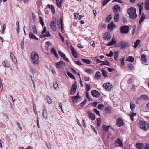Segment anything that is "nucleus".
Wrapping results in <instances>:
<instances>
[{
  "label": "nucleus",
  "instance_id": "nucleus-1",
  "mask_svg": "<svg viewBox=\"0 0 149 149\" xmlns=\"http://www.w3.org/2000/svg\"><path fill=\"white\" fill-rule=\"evenodd\" d=\"M127 13L129 15V17L131 19H134L137 17L135 8L131 7L128 9Z\"/></svg>",
  "mask_w": 149,
  "mask_h": 149
},
{
  "label": "nucleus",
  "instance_id": "nucleus-2",
  "mask_svg": "<svg viewBox=\"0 0 149 149\" xmlns=\"http://www.w3.org/2000/svg\"><path fill=\"white\" fill-rule=\"evenodd\" d=\"M139 125L140 128L145 131H146L148 130L149 125L144 121H139Z\"/></svg>",
  "mask_w": 149,
  "mask_h": 149
},
{
  "label": "nucleus",
  "instance_id": "nucleus-3",
  "mask_svg": "<svg viewBox=\"0 0 149 149\" xmlns=\"http://www.w3.org/2000/svg\"><path fill=\"white\" fill-rule=\"evenodd\" d=\"M129 44L124 41H122L118 44V47H120L121 49H125L126 47H128Z\"/></svg>",
  "mask_w": 149,
  "mask_h": 149
},
{
  "label": "nucleus",
  "instance_id": "nucleus-4",
  "mask_svg": "<svg viewBox=\"0 0 149 149\" xmlns=\"http://www.w3.org/2000/svg\"><path fill=\"white\" fill-rule=\"evenodd\" d=\"M77 86V83L75 81L72 84L70 91V94L71 95H74L76 91Z\"/></svg>",
  "mask_w": 149,
  "mask_h": 149
},
{
  "label": "nucleus",
  "instance_id": "nucleus-5",
  "mask_svg": "<svg viewBox=\"0 0 149 149\" xmlns=\"http://www.w3.org/2000/svg\"><path fill=\"white\" fill-rule=\"evenodd\" d=\"M129 27L127 25H124L121 26L120 28L121 33L122 34H127L129 32Z\"/></svg>",
  "mask_w": 149,
  "mask_h": 149
},
{
  "label": "nucleus",
  "instance_id": "nucleus-6",
  "mask_svg": "<svg viewBox=\"0 0 149 149\" xmlns=\"http://www.w3.org/2000/svg\"><path fill=\"white\" fill-rule=\"evenodd\" d=\"M50 26L52 29L54 31L56 30V21L55 18H53L51 22Z\"/></svg>",
  "mask_w": 149,
  "mask_h": 149
},
{
  "label": "nucleus",
  "instance_id": "nucleus-7",
  "mask_svg": "<svg viewBox=\"0 0 149 149\" xmlns=\"http://www.w3.org/2000/svg\"><path fill=\"white\" fill-rule=\"evenodd\" d=\"M46 32V30L45 26L43 28V30L42 33V35H40V37L41 38H43L45 37H49L50 36V34L49 31L47 32V33L44 34Z\"/></svg>",
  "mask_w": 149,
  "mask_h": 149
},
{
  "label": "nucleus",
  "instance_id": "nucleus-8",
  "mask_svg": "<svg viewBox=\"0 0 149 149\" xmlns=\"http://www.w3.org/2000/svg\"><path fill=\"white\" fill-rule=\"evenodd\" d=\"M31 59L34 65H36L37 64V60H35L36 58V56H37V54L35 52H33L31 55Z\"/></svg>",
  "mask_w": 149,
  "mask_h": 149
},
{
  "label": "nucleus",
  "instance_id": "nucleus-9",
  "mask_svg": "<svg viewBox=\"0 0 149 149\" xmlns=\"http://www.w3.org/2000/svg\"><path fill=\"white\" fill-rule=\"evenodd\" d=\"M103 87L106 91H108L111 89L112 88V85L111 84L108 82L104 84Z\"/></svg>",
  "mask_w": 149,
  "mask_h": 149
},
{
  "label": "nucleus",
  "instance_id": "nucleus-10",
  "mask_svg": "<svg viewBox=\"0 0 149 149\" xmlns=\"http://www.w3.org/2000/svg\"><path fill=\"white\" fill-rule=\"evenodd\" d=\"M116 147H122L123 146L122 141L118 138L115 141L114 143Z\"/></svg>",
  "mask_w": 149,
  "mask_h": 149
},
{
  "label": "nucleus",
  "instance_id": "nucleus-11",
  "mask_svg": "<svg viewBox=\"0 0 149 149\" xmlns=\"http://www.w3.org/2000/svg\"><path fill=\"white\" fill-rule=\"evenodd\" d=\"M91 94L94 97H98L100 95V93L96 90H92L91 91Z\"/></svg>",
  "mask_w": 149,
  "mask_h": 149
},
{
  "label": "nucleus",
  "instance_id": "nucleus-12",
  "mask_svg": "<svg viewBox=\"0 0 149 149\" xmlns=\"http://www.w3.org/2000/svg\"><path fill=\"white\" fill-rule=\"evenodd\" d=\"M55 64L56 68L58 69H60L62 67L63 65H65V63L63 61H60L59 62L56 63Z\"/></svg>",
  "mask_w": 149,
  "mask_h": 149
},
{
  "label": "nucleus",
  "instance_id": "nucleus-13",
  "mask_svg": "<svg viewBox=\"0 0 149 149\" xmlns=\"http://www.w3.org/2000/svg\"><path fill=\"white\" fill-rule=\"evenodd\" d=\"M137 5L139 9V15H141V12L143 10V8L144 6L143 2L141 3H139L137 4Z\"/></svg>",
  "mask_w": 149,
  "mask_h": 149
},
{
  "label": "nucleus",
  "instance_id": "nucleus-14",
  "mask_svg": "<svg viewBox=\"0 0 149 149\" xmlns=\"http://www.w3.org/2000/svg\"><path fill=\"white\" fill-rule=\"evenodd\" d=\"M117 125L119 127L123 126L124 125V123L122 118H120L117 120Z\"/></svg>",
  "mask_w": 149,
  "mask_h": 149
},
{
  "label": "nucleus",
  "instance_id": "nucleus-15",
  "mask_svg": "<svg viewBox=\"0 0 149 149\" xmlns=\"http://www.w3.org/2000/svg\"><path fill=\"white\" fill-rule=\"evenodd\" d=\"M149 99V97L148 96L146 95H142L139 98V100L141 101H146Z\"/></svg>",
  "mask_w": 149,
  "mask_h": 149
},
{
  "label": "nucleus",
  "instance_id": "nucleus-16",
  "mask_svg": "<svg viewBox=\"0 0 149 149\" xmlns=\"http://www.w3.org/2000/svg\"><path fill=\"white\" fill-rule=\"evenodd\" d=\"M71 51L72 54L74 57L75 58H77L78 57V55L76 51L72 46H71Z\"/></svg>",
  "mask_w": 149,
  "mask_h": 149
},
{
  "label": "nucleus",
  "instance_id": "nucleus-17",
  "mask_svg": "<svg viewBox=\"0 0 149 149\" xmlns=\"http://www.w3.org/2000/svg\"><path fill=\"white\" fill-rule=\"evenodd\" d=\"M121 8L118 5H115L113 6V11L115 13H119L118 12L120 10Z\"/></svg>",
  "mask_w": 149,
  "mask_h": 149
},
{
  "label": "nucleus",
  "instance_id": "nucleus-18",
  "mask_svg": "<svg viewBox=\"0 0 149 149\" xmlns=\"http://www.w3.org/2000/svg\"><path fill=\"white\" fill-rule=\"evenodd\" d=\"M102 75L100 72L98 71H97L95 75V77L96 79L98 80L101 77Z\"/></svg>",
  "mask_w": 149,
  "mask_h": 149
},
{
  "label": "nucleus",
  "instance_id": "nucleus-19",
  "mask_svg": "<svg viewBox=\"0 0 149 149\" xmlns=\"http://www.w3.org/2000/svg\"><path fill=\"white\" fill-rule=\"evenodd\" d=\"M116 43V42L114 38H113L110 42H109L106 45L107 46H111L113 45Z\"/></svg>",
  "mask_w": 149,
  "mask_h": 149
},
{
  "label": "nucleus",
  "instance_id": "nucleus-20",
  "mask_svg": "<svg viewBox=\"0 0 149 149\" xmlns=\"http://www.w3.org/2000/svg\"><path fill=\"white\" fill-rule=\"evenodd\" d=\"M103 36V38H104V40L106 39H107V40H110L111 38V36L109 32L105 33H104Z\"/></svg>",
  "mask_w": 149,
  "mask_h": 149
},
{
  "label": "nucleus",
  "instance_id": "nucleus-21",
  "mask_svg": "<svg viewBox=\"0 0 149 149\" xmlns=\"http://www.w3.org/2000/svg\"><path fill=\"white\" fill-rule=\"evenodd\" d=\"M140 15H141V17L139 21V23L140 24H141L144 20L146 17V15L144 14L143 13H142Z\"/></svg>",
  "mask_w": 149,
  "mask_h": 149
},
{
  "label": "nucleus",
  "instance_id": "nucleus-22",
  "mask_svg": "<svg viewBox=\"0 0 149 149\" xmlns=\"http://www.w3.org/2000/svg\"><path fill=\"white\" fill-rule=\"evenodd\" d=\"M119 19V13H115L114 16V19L115 22H117Z\"/></svg>",
  "mask_w": 149,
  "mask_h": 149
},
{
  "label": "nucleus",
  "instance_id": "nucleus-23",
  "mask_svg": "<svg viewBox=\"0 0 149 149\" xmlns=\"http://www.w3.org/2000/svg\"><path fill=\"white\" fill-rule=\"evenodd\" d=\"M47 7L51 9L52 11L54 13H55V9L54 6L53 5H50L48 4L47 5Z\"/></svg>",
  "mask_w": 149,
  "mask_h": 149
},
{
  "label": "nucleus",
  "instance_id": "nucleus-24",
  "mask_svg": "<svg viewBox=\"0 0 149 149\" xmlns=\"http://www.w3.org/2000/svg\"><path fill=\"white\" fill-rule=\"evenodd\" d=\"M30 38L31 39H34L37 40V38L36 37L35 35L32 32H30L29 35Z\"/></svg>",
  "mask_w": 149,
  "mask_h": 149
},
{
  "label": "nucleus",
  "instance_id": "nucleus-25",
  "mask_svg": "<svg viewBox=\"0 0 149 149\" xmlns=\"http://www.w3.org/2000/svg\"><path fill=\"white\" fill-rule=\"evenodd\" d=\"M10 56L13 62L14 63H15L17 62V60L15 58L14 55L11 52L10 53Z\"/></svg>",
  "mask_w": 149,
  "mask_h": 149
},
{
  "label": "nucleus",
  "instance_id": "nucleus-26",
  "mask_svg": "<svg viewBox=\"0 0 149 149\" xmlns=\"http://www.w3.org/2000/svg\"><path fill=\"white\" fill-rule=\"evenodd\" d=\"M143 146V144L139 143H137L136 145V147L139 149H142Z\"/></svg>",
  "mask_w": 149,
  "mask_h": 149
},
{
  "label": "nucleus",
  "instance_id": "nucleus-27",
  "mask_svg": "<svg viewBox=\"0 0 149 149\" xmlns=\"http://www.w3.org/2000/svg\"><path fill=\"white\" fill-rule=\"evenodd\" d=\"M80 97L79 96L78 93H77V95L74 96H72L71 98L72 99V101L73 102H76V100H75L80 98Z\"/></svg>",
  "mask_w": 149,
  "mask_h": 149
},
{
  "label": "nucleus",
  "instance_id": "nucleus-28",
  "mask_svg": "<svg viewBox=\"0 0 149 149\" xmlns=\"http://www.w3.org/2000/svg\"><path fill=\"white\" fill-rule=\"evenodd\" d=\"M145 8L146 10H149V0L146 1L145 3Z\"/></svg>",
  "mask_w": 149,
  "mask_h": 149
},
{
  "label": "nucleus",
  "instance_id": "nucleus-29",
  "mask_svg": "<svg viewBox=\"0 0 149 149\" xmlns=\"http://www.w3.org/2000/svg\"><path fill=\"white\" fill-rule=\"evenodd\" d=\"M106 65L109 66H110L109 63L107 61H102V63L100 64V65Z\"/></svg>",
  "mask_w": 149,
  "mask_h": 149
},
{
  "label": "nucleus",
  "instance_id": "nucleus-30",
  "mask_svg": "<svg viewBox=\"0 0 149 149\" xmlns=\"http://www.w3.org/2000/svg\"><path fill=\"white\" fill-rule=\"evenodd\" d=\"M141 60L144 63H146L147 62L146 58V56L145 55L143 54L141 55Z\"/></svg>",
  "mask_w": 149,
  "mask_h": 149
},
{
  "label": "nucleus",
  "instance_id": "nucleus-31",
  "mask_svg": "<svg viewBox=\"0 0 149 149\" xmlns=\"http://www.w3.org/2000/svg\"><path fill=\"white\" fill-rule=\"evenodd\" d=\"M130 107L132 111V112L134 111L135 107V104L132 102H131L130 104Z\"/></svg>",
  "mask_w": 149,
  "mask_h": 149
},
{
  "label": "nucleus",
  "instance_id": "nucleus-32",
  "mask_svg": "<svg viewBox=\"0 0 149 149\" xmlns=\"http://www.w3.org/2000/svg\"><path fill=\"white\" fill-rule=\"evenodd\" d=\"M112 109L111 107H107L105 108V111L106 112V113H110Z\"/></svg>",
  "mask_w": 149,
  "mask_h": 149
},
{
  "label": "nucleus",
  "instance_id": "nucleus-33",
  "mask_svg": "<svg viewBox=\"0 0 149 149\" xmlns=\"http://www.w3.org/2000/svg\"><path fill=\"white\" fill-rule=\"evenodd\" d=\"M134 58L132 56H129L128 57L126 61H128L129 62H132L134 61Z\"/></svg>",
  "mask_w": 149,
  "mask_h": 149
},
{
  "label": "nucleus",
  "instance_id": "nucleus-34",
  "mask_svg": "<svg viewBox=\"0 0 149 149\" xmlns=\"http://www.w3.org/2000/svg\"><path fill=\"white\" fill-rule=\"evenodd\" d=\"M89 118H91V119L92 120H94L95 119V116L92 113H90L89 114Z\"/></svg>",
  "mask_w": 149,
  "mask_h": 149
},
{
  "label": "nucleus",
  "instance_id": "nucleus-35",
  "mask_svg": "<svg viewBox=\"0 0 149 149\" xmlns=\"http://www.w3.org/2000/svg\"><path fill=\"white\" fill-rule=\"evenodd\" d=\"M32 31L35 34H37L36 27L35 25H33L32 26Z\"/></svg>",
  "mask_w": 149,
  "mask_h": 149
},
{
  "label": "nucleus",
  "instance_id": "nucleus-36",
  "mask_svg": "<svg viewBox=\"0 0 149 149\" xmlns=\"http://www.w3.org/2000/svg\"><path fill=\"white\" fill-rule=\"evenodd\" d=\"M67 74L68 76L71 78L74 79V80L75 79V77L73 76V75L70 72H69L68 71H67Z\"/></svg>",
  "mask_w": 149,
  "mask_h": 149
},
{
  "label": "nucleus",
  "instance_id": "nucleus-37",
  "mask_svg": "<svg viewBox=\"0 0 149 149\" xmlns=\"http://www.w3.org/2000/svg\"><path fill=\"white\" fill-rule=\"evenodd\" d=\"M140 42V41L139 40H137L136 42L134 43V48H136L139 45Z\"/></svg>",
  "mask_w": 149,
  "mask_h": 149
},
{
  "label": "nucleus",
  "instance_id": "nucleus-38",
  "mask_svg": "<svg viewBox=\"0 0 149 149\" xmlns=\"http://www.w3.org/2000/svg\"><path fill=\"white\" fill-rule=\"evenodd\" d=\"M81 60L84 62L86 64H90L91 63V61L89 60L82 58Z\"/></svg>",
  "mask_w": 149,
  "mask_h": 149
},
{
  "label": "nucleus",
  "instance_id": "nucleus-39",
  "mask_svg": "<svg viewBox=\"0 0 149 149\" xmlns=\"http://www.w3.org/2000/svg\"><path fill=\"white\" fill-rule=\"evenodd\" d=\"M42 116L43 117L46 118L47 117V113L46 110H43L42 113Z\"/></svg>",
  "mask_w": 149,
  "mask_h": 149
},
{
  "label": "nucleus",
  "instance_id": "nucleus-40",
  "mask_svg": "<svg viewBox=\"0 0 149 149\" xmlns=\"http://www.w3.org/2000/svg\"><path fill=\"white\" fill-rule=\"evenodd\" d=\"M111 127L110 126H106L104 125L103 128V129L106 132H107L109 131V127Z\"/></svg>",
  "mask_w": 149,
  "mask_h": 149
},
{
  "label": "nucleus",
  "instance_id": "nucleus-41",
  "mask_svg": "<svg viewBox=\"0 0 149 149\" xmlns=\"http://www.w3.org/2000/svg\"><path fill=\"white\" fill-rule=\"evenodd\" d=\"M114 26V24L113 22H111V24H109L108 25L107 28H108V29H112L113 28Z\"/></svg>",
  "mask_w": 149,
  "mask_h": 149
},
{
  "label": "nucleus",
  "instance_id": "nucleus-42",
  "mask_svg": "<svg viewBox=\"0 0 149 149\" xmlns=\"http://www.w3.org/2000/svg\"><path fill=\"white\" fill-rule=\"evenodd\" d=\"M60 22L61 24V31L64 33V28L63 27L62 25V23L63 22V20L62 19H60Z\"/></svg>",
  "mask_w": 149,
  "mask_h": 149
},
{
  "label": "nucleus",
  "instance_id": "nucleus-43",
  "mask_svg": "<svg viewBox=\"0 0 149 149\" xmlns=\"http://www.w3.org/2000/svg\"><path fill=\"white\" fill-rule=\"evenodd\" d=\"M101 71L102 73L103 76L106 77L107 75V71L103 69L101 70Z\"/></svg>",
  "mask_w": 149,
  "mask_h": 149
},
{
  "label": "nucleus",
  "instance_id": "nucleus-44",
  "mask_svg": "<svg viewBox=\"0 0 149 149\" xmlns=\"http://www.w3.org/2000/svg\"><path fill=\"white\" fill-rule=\"evenodd\" d=\"M58 53L59 55L63 58L65 57V55L61 51H59L58 52Z\"/></svg>",
  "mask_w": 149,
  "mask_h": 149
},
{
  "label": "nucleus",
  "instance_id": "nucleus-45",
  "mask_svg": "<svg viewBox=\"0 0 149 149\" xmlns=\"http://www.w3.org/2000/svg\"><path fill=\"white\" fill-rule=\"evenodd\" d=\"M91 89V86L89 84H86V92L89 91Z\"/></svg>",
  "mask_w": 149,
  "mask_h": 149
},
{
  "label": "nucleus",
  "instance_id": "nucleus-46",
  "mask_svg": "<svg viewBox=\"0 0 149 149\" xmlns=\"http://www.w3.org/2000/svg\"><path fill=\"white\" fill-rule=\"evenodd\" d=\"M47 101L49 104H50L52 102V100L50 97L48 95H47L46 97Z\"/></svg>",
  "mask_w": 149,
  "mask_h": 149
},
{
  "label": "nucleus",
  "instance_id": "nucleus-47",
  "mask_svg": "<svg viewBox=\"0 0 149 149\" xmlns=\"http://www.w3.org/2000/svg\"><path fill=\"white\" fill-rule=\"evenodd\" d=\"M114 59L116 60H117V58L118 56V53L117 52H114Z\"/></svg>",
  "mask_w": 149,
  "mask_h": 149
},
{
  "label": "nucleus",
  "instance_id": "nucleus-48",
  "mask_svg": "<svg viewBox=\"0 0 149 149\" xmlns=\"http://www.w3.org/2000/svg\"><path fill=\"white\" fill-rule=\"evenodd\" d=\"M39 20L40 24L42 25V26H43L44 25V22L43 20V19L41 16H40L39 17Z\"/></svg>",
  "mask_w": 149,
  "mask_h": 149
},
{
  "label": "nucleus",
  "instance_id": "nucleus-49",
  "mask_svg": "<svg viewBox=\"0 0 149 149\" xmlns=\"http://www.w3.org/2000/svg\"><path fill=\"white\" fill-rule=\"evenodd\" d=\"M86 72L88 73L91 74L93 72V71L92 69H87L85 70Z\"/></svg>",
  "mask_w": 149,
  "mask_h": 149
},
{
  "label": "nucleus",
  "instance_id": "nucleus-50",
  "mask_svg": "<svg viewBox=\"0 0 149 149\" xmlns=\"http://www.w3.org/2000/svg\"><path fill=\"white\" fill-rule=\"evenodd\" d=\"M112 18L111 15H108L107 17H106V20L108 22H109Z\"/></svg>",
  "mask_w": 149,
  "mask_h": 149
},
{
  "label": "nucleus",
  "instance_id": "nucleus-51",
  "mask_svg": "<svg viewBox=\"0 0 149 149\" xmlns=\"http://www.w3.org/2000/svg\"><path fill=\"white\" fill-rule=\"evenodd\" d=\"M53 86L55 90H57V89L58 88V85L56 82H54Z\"/></svg>",
  "mask_w": 149,
  "mask_h": 149
},
{
  "label": "nucleus",
  "instance_id": "nucleus-52",
  "mask_svg": "<svg viewBox=\"0 0 149 149\" xmlns=\"http://www.w3.org/2000/svg\"><path fill=\"white\" fill-rule=\"evenodd\" d=\"M113 55V52L112 51L110 52L108 54H106V56L107 57H111Z\"/></svg>",
  "mask_w": 149,
  "mask_h": 149
},
{
  "label": "nucleus",
  "instance_id": "nucleus-53",
  "mask_svg": "<svg viewBox=\"0 0 149 149\" xmlns=\"http://www.w3.org/2000/svg\"><path fill=\"white\" fill-rule=\"evenodd\" d=\"M125 57H123L122 58L120 59V62L121 65L122 66H124L125 65L124 63V60H125Z\"/></svg>",
  "mask_w": 149,
  "mask_h": 149
},
{
  "label": "nucleus",
  "instance_id": "nucleus-54",
  "mask_svg": "<svg viewBox=\"0 0 149 149\" xmlns=\"http://www.w3.org/2000/svg\"><path fill=\"white\" fill-rule=\"evenodd\" d=\"M87 100L86 99H85L80 104V105L81 106H83L87 102Z\"/></svg>",
  "mask_w": 149,
  "mask_h": 149
},
{
  "label": "nucleus",
  "instance_id": "nucleus-55",
  "mask_svg": "<svg viewBox=\"0 0 149 149\" xmlns=\"http://www.w3.org/2000/svg\"><path fill=\"white\" fill-rule=\"evenodd\" d=\"M127 67L131 70H132L134 68L133 65L131 64H128Z\"/></svg>",
  "mask_w": 149,
  "mask_h": 149
},
{
  "label": "nucleus",
  "instance_id": "nucleus-56",
  "mask_svg": "<svg viewBox=\"0 0 149 149\" xmlns=\"http://www.w3.org/2000/svg\"><path fill=\"white\" fill-rule=\"evenodd\" d=\"M46 46H45V47H47H47H49V46L51 45H52V43L50 41H48L46 42Z\"/></svg>",
  "mask_w": 149,
  "mask_h": 149
},
{
  "label": "nucleus",
  "instance_id": "nucleus-57",
  "mask_svg": "<svg viewBox=\"0 0 149 149\" xmlns=\"http://www.w3.org/2000/svg\"><path fill=\"white\" fill-rule=\"evenodd\" d=\"M86 97L87 98H88L90 100V101L91 100V98L89 97V93L88 92H86Z\"/></svg>",
  "mask_w": 149,
  "mask_h": 149
},
{
  "label": "nucleus",
  "instance_id": "nucleus-58",
  "mask_svg": "<svg viewBox=\"0 0 149 149\" xmlns=\"http://www.w3.org/2000/svg\"><path fill=\"white\" fill-rule=\"evenodd\" d=\"M132 77L130 78L127 81V83L129 84L132 83Z\"/></svg>",
  "mask_w": 149,
  "mask_h": 149
},
{
  "label": "nucleus",
  "instance_id": "nucleus-59",
  "mask_svg": "<svg viewBox=\"0 0 149 149\" xmlns=\"http://www.w3.org/2000/svg\"><path fill=\"white\" fill-rule=\"evenodd\" d=\"M75 63L76 64L79 65V66H81L83 65V64L79 61H75Z\"/></svg>",
  "mask_w": 149,
  "mask_h": 149
},
{
  "label": "nucleus",
  "instance_id": "nucleus-60",
  "mask_svg": "<svg viewBox=\"0 0 149 149\" xmlns=\"http://www.w3.org/2000/svg\"><path fill=\"white\" fill-rule=\"evenodd\" d=\"M62 3L59 1L56 2V4L57 6L58 7L61 8V5Z\"/></svg>",
  "mask_w": 149,
  "mask_h": 149
},
{
  "label": "nucleus",
  "instance_id": "nucleus-61",
  "mask_svg": "<svg viewBox=\"0 0 149 149\" xmlns=\"http://www.w3.org/2000/svg\"><path fill=\"white\" fill-rule=\"evenodd\" d=\"M94 111L96 114H97L99 115V116H100L99 111H98L96 109H94Z\"/></svg>",
  "mask_w": 149,
  "mask_h": 149
},
{
  "label": "nucleus",
  "instance_id": "nucleus-62",
  "mask_svg": "<svg viewBox=\"0 0 149 149\" xmlns=\"http://www.w3.org/2000/svg\"><path fill=\"white\" fill-rule=\"evenodd\" d=\"M104 105L102 104H99L98 105V108L99 109H101L103 107Z\"/></svg>",
  "mask_w": 149,
  "mask_h": 149
},
{
  "label": "nucleus",
  "instance_id": "nucleus-63",
  "mask_svg": "<svg viewBox=\"0 0 149 149\" xmlns=\"http://www.w3.org/2000/svg\"><path fill=\"white\" fill-rule=\"evenodd\" d=\"M136 115V113H133L132 114L130 115V116L131 119H132V118H133L134 116H135Z\"/></svg>",
  "mask_w": 149,
  "mask_h": 149
},
{
  "label": "nucleus",
  "instance_id": "nucleus-64",
  "mask_svg": "<svg viewBox=\"0 0 149 149\" xmlns=\"http://www.w3.org/2000/svg\"><path fill=\"white\" fill-rule=\"evenodd\" d=\"M51 52L54 54L56 52V51L55 50V49L54 48H53L51 49Z\"/></svg>",
  "mask_w": 149,
  "mask_h": 149
}]
</instances>
